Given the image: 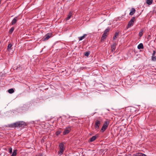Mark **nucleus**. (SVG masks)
Wrapping results in <instances>:
<instances>
[{
  "mask_svg": "<svg viewBox=\"0 0 156 156\" xmlns=\"http://www.w3.org/2000/svg\"><path fill=\"white\" fill-rule=\"evenodd\" d=\"M26 126V124L23 121L17 122L9 125L10 127L24 128Z\"/></svg>",
  "mask_w": 156,
  "mask_h": 156,
  "instance_id": "obj_1",
  "label": "nucleus"
},
{
  "mask_svg": "<svg viewBox=\"0 0 156 156\" xmlns=\"http://www.w3.org/2000/svg\"><path fill=\"white\" fill-rule=\"evenodd\" d=\"M102 121V119L101 118H99L96 120L94 126V127L97 130L99 129L101 122Z\"/></svg>",
  "mask_w": 156,
  "mask_h": 156,
  "instance_id": "obj_2",
  "label": "nucleus"
},
{
  "mask_svg": "<svg viewBox=\"0 0 156 156\" xmlns=\"http://www.w3.org/2000/svg\"><path fill=\"white\" fill-rule=\"evenodd\" d=\"M109 124V121L106 120L105 121L101 128V132H104L107 128Z\"/></svg>",
  "mask_w": 156,
  "mask_h": 156,
  "instance_id": "obj_3",
  "label": "nucleus"
},
{
  "mask_svg": "<svg viewBox=\"0 0 156 156\" xmlns=\"http://www.w3.org/2000/svg\"><path fill=\"white\" fill-rule=\"evenodd\" d=\"M135 20V17H133L129 22L127 28L130 27L133 25L134 21Z\"/></svg>",
  "mask_w": 156,
  "mask_h": 156,
  "instance_id": "obj_4",
  "label": "nucleus"
},
{
  "mask_svg": "<svg viewBox=\"0 0 156 156\" xmlns=\"http://www.w3.org/2000/svg\"><path fill=\"white\" fill-rule=\"evenodd\" d=\"M52 36V34L51 33L47 34L45 35L42 38L43 41H45L48 39Z\"/></svg>",
  "mask_w": 156,
  "mask_h": 156,
  "instance_id": "obj_5",
  "label": "nucleus"
},
{
  "mask_svg": "<svg viewBox=\"0 0 156 156\" xmlns=\"http://www.w3.org/2000/svg\"><path fill=\"white\" fill-rule=\"evenodd\" d=\"M98 137V135H96L95 136H93L92 137H91L89 140V141L90 142H93L94 141L96 138H97Z\"/></svg>",
  "mask_w": 156,
  "mask_h": 156,
  "instance_id": "obj_6",
  "label": "nucleus"
},
{
  "mask_svg": "<svg viewBox=\"0 0 156 156\" xmlns=\"http://www.w3.org/2000/svg\"><path fill=\"white\" fill-rule=\"evenodd\" d=\"M107 35L105 34H103L102 37H101V42H103L104 41V40L107 37Z\"/></svg>",
  "mask_w": 156,
  "mask_h": 156,
  "instance_id": "obj_7",
  "label": "nucleus"
},
{
  "mask_svg": "<svg viewBox=\"0 0 156 156\" xmlns=\"http://www.w3.org/2000/svg\"><path fill=\"white\" fill-rule=\"evenodd\" d=\"M70 130L71 129H68L67 128H66L63 133V134L64 135H66L67 134L70 132Z\"/></svg>",
  "mask_w": 156,
  "mask_h": 156,
  "instance_id": "obj_8",
  "label": "nucleus"
},
{
  "mask_svg": "<svg viewBox=\"0 0 156 156\" xmlns=\"http://www.w3.org/2000/svg\"><path fill=\"white\" fill-rule=\"evenodd\" d=\"M73 15L72 12H70L68 14L67 18L66 19V20H69L71 17L72 15Z\"/></svg>",
  "mask_w": 156,
  "mask_h": 156,
  "instance_id": "obj_9",
  "label": "nucleus"
},
{
  "mask_svg": "<svg viewBox=\"0 0 156 156\" xmlns=\"http://www.w3.org/2000/svg\"><path fill=\"white\" fill-rule=\"evenodd\" d=\"M17 17H15L14 19L12 20L11 22V24L13 25L15 24L17 22Z\"/></svg>",
  "mask_w": 156,
  "mask_h": 156,
  "instance_id": "obj_10",
  "label": "nucleus"
},
{
  "mask_svg": "<svg viewBox=\"0 0 156 156\" xmlns=\"http://www.w3.org/2000/svg\"><path fill=\"white\" fill-rule=\"evenodd\" d=\"M119 32H116L115 34V35L113 37V40H115L116 39L117 37L119 36Z\"/></svg>",
  "mask_w": 156,
  "mask_h": 156,
  "instance_id": "obj_11",
  "label": "nucleus"
},
{
  "mask_svg": "<svg viewBox=\"0 0 156 156\" xmlns=\"http://www.w3.org/2000/svg\"><path fill=\"white\" fill-rule=\"evenodd\" d=\"M116 44L115 43H114L111 46V50L112 51H115V49Z\"/></svg>",
  "mask_w": 156,
  "mask_h": 156,
  "instance_id": "obj_12",
  "label": "nucleus"
},
{
  "mask_svg": "<svg viewBox=\"0 0 156 156\" xmlns=\"http://www.w3.org/2000/svg\"><path fill=\"white\" fill-rule=\"evenodd\" d=\"M59 149H64V145L63 143H61L59 144Z\"/></svg>",
  "mask_w": 156,
  "mask_h": 156,
  "instance_id": "obj_13",
  "label": "nucleus"
},
{
  "mask_svg": "<svg viewBox=\"0 0 156 156\" xmlns=\"http://www.w3.org/2000/svg\"><path fill=\"white\" fill-rule=\"evenodd\" d=\"M135 11L136 10L134 8H132L129 13V15H133L135 12Z\"/></svg>",
  "mask_w": 156,
  "mask_h": 156,
  "instance_id": "obj_14",
  "label": "nucleus"
},
{
  "mask_svg": "<svg viewBox=\"0 0 156 156\" xmlns=\"http://www.w3.org/2000/svg\"><path fill=\"white\" fill-rule=\"evenodd\" d=\"M137 48L139 49H143L144 48V46L143 44H140L137 46Z\"/></svg>",
  "mask_w": 156,
  "mask_h": 156,
  "instance_id": "obj_15",
  "label": "nucleus"
},
{
  "mask_svg": "<svg viewBox=\"0 0 156 156\" xmlns=\"http://www.w3.org/2000/svg\"><path fill=\"white\" fill-rule=\"evenodd\" d=\"M87 34H84L83 36L81 37H78L79 40V41H81L84 38H85V37L87 36Z\"/></svg>",
  "mask_w": 156,
  "mask_h": 156,
  "instance_id": "obj_16",
  "label": "nucleus"
},
{
  "mask_svg": "<svg viewBox=\"0 0 156 156\" xmlns=\"http://www.w3.org/2000/svg\"><path fill=\"white\" fill-rule=\"evenodd\" d=\"M17 151V150H14L11 156H16Z\"/></svg>",
  "mask_w": 156,
  "mask_h": 156,
  "instance_id": "obj_17",
  "label": "nucleus"
},
{
  "mask_svg": "<svg viewBox=\"0 0 156 156\" xmlns=\"http://www.w3.org/2000/svg\"><path fill=\"white\" fill-rule=\"evenodd\" d=\"M12 47V45L11 43H9L8 46L7 50L9 51H10L11 48Z\"/></svg>",
  "mask_w": 156,
  "mask_h": 156,
  "instance_id": "obj_18",
  "label": "nucleus"
},
{
  "mask_svg": "<svg viewBox=\"0 0 156 156\" xmlns=\"http://www.w3.org/2000/svg\"><path fill=\"white\" fill-rule=\"evenodd\" d=\"M59 151L58 152V154L61 155L62 154L64 150V149H59Z\"/></svg>",
  "mask_w": 156,
  "mask_h": 156,
  "instance_id": "obj_19",
  "label": "nucleus"
},
{
  "mask_svg": "<svg viewBox=\"0 0 156 156\" xmlns=\"http://www.w3.org/2000/svg\"><path fill=\"white\" fill-rule=\"evenodd\" d=\"M8 91V92L10 94H12L14 91V89L12 88L9 89Z\"/></svg>",
  "mask_w": 156,
  "mask_h": 156,
  "instance_id": "obj_20",
  "label": "nucleus"
},
{
  "mask_svg": "<svg viewBox=\"0 0 156 156\" xmlns=\"http://www.w3.org/2000/svg\"><path fill=\"white\" fill-rule=\"evenodd\" d=\"M152 2V0H147V3L148 5H151Z\"/></svg>",
  "mask_w": 156,
  "mask_h": 156,
  "instance_id": "obj_21",
  "label": "nucleus"
},
{
  "mask_svg": "<svg viewBox=\"0 0 156 156\" xmlns=\"http://www.w3.org/2000/svg\"><path fill=\"white\" fill-rule=\"evenodd\" d=\"M110 29L109 28H108L107 29H106V30H105V31H104V34H107L109 32V31Z\"/></svg>",
  "mask_w": 156,
  "mask_h": 156,
  "instance_id": "obj_22",
  "label": "nucleus"
},
{
  "mask_svg": "<svg viewBox=\"0 0 156 156\" xmlns=\"http://www.w3.org/2000/svg\"><path fill=\"white\" fill-rule=\"evenodd\" d=\"M14 29V28L13 27H11L9 31V33L10 34H11L13 32Z\"/></svg>",
  "mask_w": 156,
  "mask_h": 156,
  "instance_id": "obj_23",
  "label": "nucleus"
},
{
  "mask_svg": "<svg viewBox=\"0 0 156 156\" xmlns=\"http://www.w3.org/2000/svg\"><path fill=\"white\" fill-rule=\"evenodd\" d=\"M90 54V51H88L86 52H85L84 53V55L85 56H88Z\"/></svg>",
  "mask_w": 156,
  "mask_h": 156,
  "instance_id": "obj_24",
  "label": "nucleus"
},
{
  "mask_svg": "<svg viewBox=\"0 0 156 156\" xmlns=\"http://www.w3.org/2000/svg\"><path fill=\"white\" fill-rule=\"evenodd\" d=\"M151 59L152 60L154 61H156V56H152Z\"/></svg>",
  "mask_w": 156,
  "mask_h": 156,
  "instance_id": "obj_25",
  "label": "nucleus"
},
{
  "mask_svg": "<svg viewBox=\"0 0 156 156\" xmlns=\"http://www.w3.org/2000/svg\"><path fill=\"white\" fill-rule=\"evenodd\" d=\"M61 133V131L60 130H58L55 133L57 136H58Z\"/></svg>",
  "mask_w": 156,
  "mask_h": 156,
  "instance_id": "obj_26",
  "label": "nucleus"
},
{
  "mask_svg": "<svg viewBox=\"0 0 156 156\" xmlns=\"http://www.w3.org/2000/svg\"><path fill=\"white\" fill-rule=\"evenodd\" d=\"M138 153V156H147V155L143 153Z\"/></svg>",
  "mask_w": 156,
  "mask_h": 156,
  "instance_id": "obj_27",
  "label": "nucleus"
},
{
  "mask_svg": "<svg viewBox=\"0 0 156 156\" xmlns=\"http://www.w3.org/2000/svg\"><path fill=\"white\" fill-rule=\"evenodd\" d=\"M143 30H141L139 33V35L140 37H141L143 34Z\"/></svg>",
  "mask_w": 156,
  "mask_h": 156,
  "instance_id": "obj_28",
  "label": "nucleus"
},
{
  "mask_svg": "<svg viewBox=\"0 0 156 156\" xmlns=\"http://www.w3.org/2000/svg\"><path fill=\"white\" fill-rule=\"evenodd\" d=\"M156 54V51H153V53L152 54V56H155V55Z\"/></svg>",
  "mask_w": 156,
  "mask_h": 156,
  "instance_id": "obj_29",
  "label": "nucleus"
},
{
  "mask_svg": "<svg viewBox=\"0 0 156 156\" xmlns=\"http://www.w3.org/2000/svg\"><path fill=\"white\" fill-rule=\"evenodd\" d=\"M12 152V148H10L9 149V153H11Z\"/></svg>",
  "mask_w": 156,
  "mask_h": 156,
  "instance_id": "obj_30",
  "label": "nucleus"
},
{
  "mask_svg": "<svg viewBox=\"0 0 156 156\" xmlns=\"http://www.w3.org/2000/svg\"><path fill=\"white\" fill-rule=\"evenodd\" d=\"M138 155H139L138 153H137L136 154H133V155L132 156H138Z\"/></svg>",
  "mask_w": 156,
  "mask_h": 156,
  "instance_id": "obj_31",
  "label": "nucleus"
},
{
  "mask_svg": "<svg viewBox=\"0 0 156 156\" xmlns=\"http://www.w3.org/2000/svg\"><path fill=\"white\" fill-rule=\"evenodd\" d=\"M121 18L120 17H119L118 18V19L117 20H121Z\"/></svg>",
  "mask_w": 156,
  "mask_h": 156,
  "instance_id": "obj_32",
  "label": "nucleus"
},
{
  "mask_svg": "<svg viewBox=\"0 0 156 156\" xmlns=\"http://www.w3.org/2000/svg\"><path fill=\"white\" fill-rule=\"evenodd\" d=\"M20 69V67H17L16 69Z\"/></svg>",
  "mask_w": 156,
  "mask_h": 156,
  "instance_id": "obj_33",
  "label": "nucleus"
}]
</instances>
